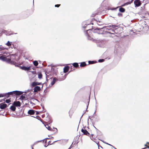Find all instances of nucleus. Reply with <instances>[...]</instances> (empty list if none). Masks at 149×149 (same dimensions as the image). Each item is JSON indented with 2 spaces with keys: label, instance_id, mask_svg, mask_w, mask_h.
Returning <instances> with one entry per match:
<instances>
[{
  "label": "nucleus",
  "instance_id": "obj_22",
  "mask_svg": "<svg viewBox=\"0 0 149 149\" xmlns=\"http://www.w3.org/2000/svg\"><path fill=\"white\" fill-rule=\"evenodd\" d=\"M42 75L41 73H38V77L39 79H41L42 78Z\"/></svg>",
  "mask_w": 149,
  "mask_h": 149
},
{
  "label": "nucleus",
  "instance_id": "obj_28",
  "mask_svg": "<svg viewBox=\"0 0 149 149\" xmlns=\"http://www.w3.org/2000/svg\"><path fill=\"white\" fill-rule=\"evenodd\" d=\"M60 4H56L55 5V7H58L60 6Z\"/></svg>",
  "mask_w": 149,
  "mask_h": 149
},
{
  "label": "nucleus",
  "instance_id": "obj_2",
  "mask_svg": "<svg viewBox=\"0 0 149 149\" xmlns=\"http://www.w3.org/2000/svg\"><path fill=\"white\" fill-rule=\"evenodd\" d=\"M0 60L13 65H15L16 61H17V60L15 61L12 60V59L10 56H0Z\"/></svg>",
  "mask_w": 149,
  "mask_h": 149
},
{
  "label": "nucleus",
  "instance_id": "obj_7",
  "mask_svg": "<svg viewBox=\"0 0 149 149\" xmlns=\"http://www.w3.org/2000/svg\"><path fill=\"white\" fill-rule=\"evenodd\" d=\"M41 83H39L36 81H34L32 82L31 84V86L33 87L37 85H39Z\"/></svg>",
  "mask_w": 149,
  "mask_h": 149
},
{
  "label": "nucleus",
  "instance_id": "obj_12",
  "mask_svg": "<svg viewBox=\"0 0 149 149\" xmlns=\"http://www.w3.org/2000/svg\"><path fill=\"white\" fill-rule=\"evenodd\" d=\"M81 131V132L83 133L84 134L86 135H88V134H89V133L88 132L84 129H82Z\"/></svg>",
  "mask_w": 149,
  "mask_h": 149
},
{
  "label": "nucleus",
  "instance_id": "obj_6",
  "mask_svg": "<svg viewBox=\"0 0 149 149\" xmlns=\"http://www.w3.org/2000/svg\"><path fill=\"white\" fill-rule=\"evenodd\" d=\"M10 54L9 53L2 52H0V56H10Z\"/></svg>",
  "mask_w": 149,
  "mask_h": 149
},
{
  "label": "nucleus",
  "instance_id": "obj_3",
  "mask_svg": "<svg viewBox=\"0 0 149 149\" xmlns=\"http://www.w3.org/2000/svg\"><path fill=\"white\" fill-rule=\"evenodd\" d=\"M23 92L19 91H14L12 92L8 93L6 94H0V97L4 96H9L10 95L15 94V95H19L22 94Z\"/></svg>",
  "mask_w": 149,
  "mask_h": 149
},
{
  "label": "nucleus",
  "instance_id": "obj_23",
  "mask_svg": "<svg viewBox=\"0 0 149 149\" xmlns=\"http://www.w3.org/2000/svg\"><path fill=\"white\" fill-rule=\"evenodd\" d=\"M33 64L35 66H37L38 65V63L37 61H33Z\"/></svg>",
  "mask_w": 149,
  "mask_h": 149
},
{
  "label": "nucleus",
  "instance_id": "obj_25",
  "mask_svg": "<svg viewBox=\"0 0 149 149\" xmlns=\"http://www.w3.org/2000/svg\"><path fill=\"white\" fill-rule=\"evenodd\" d=\"M66 74H65L64 75V76L63 77V78L60 79V80L61 81H62V80H63L64 79H65V78H66Z\"/></svg>",
  "mask_w": 149,
  "mask_h": 149
},
{
  "label": "nucleus",
  "instance_id": "obj_9",
  "mask_svg": "<svg viewBox=\"0 0 149 149\" xmlns=\"http://www.w3.org/2000/svg\"><path fill=\"white\" fill-rule=\"evenodd\" d=\"M70 67L68 66H66L64 68L63 72L64 73L67 72L69 70Z\"/></svg>",
  "mask_w": 149,
  "mask_h": 149
},
{
  "label": "nucleus",
  "instance_id": "obj_33",
  "mask_svg": "<svg viewBox=\"0 0 149 149\" xmlns=\"http://www.w3.org/2000/svg\"><path fill=\"white\" fill-rule=\"evenodd\" d=\"M71 145L70 146V147L68 148V149H70L71 148Z\"/></svg>",
  "mask_w": 149,
  "mask_h": 149
},
{
  "label": "nucleus",
  "instance_id": "obj_4",
  "mask_svg": "<svg viewBox=\"0 0 149 149\" xmlns=\"http://www.w3.org/2000/svg\"><path fill=\"white\" fill-rule=\"evenodd\" d=\"M20 68L22 70L25 71H28L31 69V66L29 67H25V66H20Z\"/></svg>",
  "mask_w": 149,
  "mask_h": 149
},
{
  "label": "nucleus",
  "instance_id": "obj_35",
  "mask_svg": "<svg viewBox=\"0 0 149 149\" xmlns=\"http://www.w3.org/2000/svg\"><path fill=\"white\" fill-rule=\"evenodd\" d=\"M32 149H33V148H32Z\"/></svg>",
  "mask_w": 149,
  "mask_h": 149
},
{
  "label": "nucleus",
  "instance_id": "obj_17",
  "mask_svg": "<svg viewBox=\"0 0 149 149\" xmlns=\"http://www.w3.org/2000/svg\"><path fill=\"white\" fill-rule=\"evenodd\" d=\"M72 65H73L74 67L75 68H77L79 66L78 64L77 63H73L72 64Z\"/></svg>",
  "mask_w": 149,
  "mask_h": 149
},
{
  "label": "nucleus",
  "instance_id": "obj_13",
  "mask_svg": "<svg viewBox=\"0 0 149 149\" xmlns=\"http://www.w3.org/2000/svg\"><path fill=\"white\" fill-rule=\"evenodd\" d=\"M57 80L56 78L54 77L53 78L52 81L51 82V86H52L53 85H54V83H55L56 81V80Z\"/></svg>",
  "mask_w": 149,
  "mask_h": 149
},
{
  "label": "nucleus",
  "instance_id": "obj_32",
  "mask_svg": "<svg viewBox=\"0 0 149 149\" xmlns=\"http://www.w3.org/2000/svg\"><path fill=\"white\" fill-rule=\"evenodd\" d=\"M147 147L149 148V143H147Z\"/></svg>",
  "mask_w": 149,
  "mask_h": 149
},
{
  "label": "nucleus",
  "instance_id": "obj_8",
  "mask_svg": "<svg viewBox=\"0 0 149 149\" xmlns=\"http://www.w3.org/2000/svg\"><path fill=\"white\" fill-rule=\"evenodd\" d=\"M40 88L39 86H36L34 88V92H36L38 91H40Z\"/></svg>",
  "mask_w": 149,
  "mask_h": 149
},
{
  "label": "nucleus",
  "instance_id": "obj_26",
  "mask_svg": "<svg viewBox=\"0 0 149 149\" xmlns=\"http://www.w3.org/2000/svg\"><path fill=\"white\" fill-rule=\"evenodd\" d=\"M104 61V59H100L98 60V62H102Z\"/></svg>",
  "mask_w": 149,
  "mask_h": 149
},
{
  "label": "nucleus",
  "instance_id": "obj_27",
  "mask_svg": "<svg viewBox=\"0 0 149 149\" xmlns=\"http://www.w3.org/2000/svg\"><path fill=\"white\" fill-rule=\"evenodd\" d=\"M6 102L7 103H8L10 102V100L9 99H7L6 100Z\"/></svg>",
  "mask_w": 149,
  "mask_h": 149
},
{
  "label": "nucleus",
  "instance_id": "obj_1",
  "mask_svg": "<svg viewBox=\"0 0 149 149\" xmlns=\"http://www.w3.org/2000/svg\"><path fill=\"white\" fill-rule=\"evenodd\" d=\"M95 31H93V29H89L88 30L86 31V35L88 36V39L90 40H97L96 38H96L95 36L99 34L98 32V31L99 30L95 29Z\"/></svg>",
  "mask_w": 149,
  "mask_h": 149
},
{
  "label": "nucleus",
  "instance_id": "obj_29",
  "mask_svg": "<svg viewBox=\"0 0 149 149\" xmlns=\"http://www.w3.org/2000/svg\"><path fill=\"white\" fill-rule=\"evenodd\" d=\"M118 16H119L120 17V16H122L123 15H122V14H121V13H118Z\"/></svg>",
  "mask_w": 149,
  "mask_h": 149
},
{
  "label": "nucleus",
  "instance_id": "obj_16",
  "mask_svg": "<svg viewBox=\"0 0 149 149\" xmlns=\"http://www.w3.org/2000/svg\"><path fill=\"white\" fill-rule=\"evenodd\" d=\"M119 10L121 12L124 13L125 11V9L123 8H120L119 9Z\"/></svg>",
  "mask_w": 149,
  "mask_h": 149
},
{
  "label": "nucleus",
  "instance_id": "obj_18",
  "mask_svg": "<svg viewBox=\"0 0 149 149\" xmlns=\"http://www.w3.org/2000/svg\"><path fill=\"white\" fill-rule=\"evenodd\" d=\"M45 127L46 128H47L48 130L52 131V128L50 127L48 125H45Z\"/></svg>",
  "mask_w": 149,
  "mask_h": 149
},
{
  "label": "nucleus",
  "instance_id": "obj_34",
  "mask_svg": "<svg viewBox=\"0 0 149 149\" xmlns=\"http://www.w3.org/2000/svg\"><path fill=\"white\" fill-rule=\"evenodd\" d=\"M48 146V145H45V147H47V146Z\"/></svg>",
  "mask_w": 149,
  "mask_h": 149
},
{
  "label": "nucleus",
  "instance_id": "obj_11",
  "mask_svg": "<svg viewBox=\"0 0 149 149\" xmlns=\"http://www.w3.org/2000/svg\"><path fill=\"white\" fill-rule=\"evenodd\" d=\"M7 104L5 103H1L0 104V108L1 109H5L7 106Z\"/></svg>",
  "mask_w": 149,
  "mask_h": 149
},
{
  "label": "nucleus",
  "instance_id": "obj_24",
  "mask_svg": "<svg viewBox=\"0 0 149 149\" xmlns=\"http://www.w3.org/2000/svg\"><path fill=\"white\" fill-rule=\"evenodd\" d=\"M6 45L8 46H10L11 45V43L9 41H8L7 42L6 44Z\"/></svg>",
  "mask_w": 149,
  "mask_h": 149
},
{
  "label": "nucleus",
  "instance_id": "obj_19",
  "mask_svg": "<svg viewBox=\"0 0 149 149\" xmlns=\"http://www.w3.org/2000/svg\"><path fill=\"white\" fill-rule=\"evenodd\" d=\"M86 65V64L85 62H83L80 63V66L81 67H83L85 66Z\"/></svg>",
  "mask_w": 149,
  "mask_h": 149
},
{
  "label": "nucleus",
  "instance_id": "obj_15",
  "mask_svg": "<svg viewBox=\"0 0 149 149\" xmlns=\"http://www.w3.org/2000/svg\"><path fill=\"white\" fill-rule=\"evenodd\" d=\"M26 96L23 95H22L20 97V99L22 100H26Z\"/></svg>",
  "mask_w": 149,
  "mask_h": 149
},
{
  "label": "nucleus",
  "instance_id": "obj_31",
  "mask_svg": "<svg viewBox=\"0 0 149 149\" xmlns=\"http://www.w3.org/2000/svg\"><path fill=\"white\" fill-rule=\"evenodd\" d=\"M103 143H106V144H107V145H110V146L113 147V146L112 145H111L110 144H109L108 143H106V142H104V141H103Z\"/></svg>",
  "mask_w": 149,
  "mask_h": 149
},
{
  "label": "nucleus",
  "instance_id": "obj_20",
  "mask_svg": "<svg viewBox=\"0 0 149 149\" xmlns=\"http://www.w3.org/2000/svg\"><path fill=\"white\" fill-rule=\"evenodd\" d=\"M10 108L13 111H15L16 109V108L14 106H11Z\"/></svg>",
  "mask_w": 149,
  "mask_h": 149
},
{
  "label": "nucleus",
  "instance_id": "obj_21",
  "mask_svg": "<svg viewBox=\"0 0 149 149\" xmlns=\"http://www.w3.org/2000/svg\"><path fill=\"white\" fill-rule=\"evenodd\" d=\"M88 62L89 64H93L97 63V62L96 61H89Z\"/></svg>",
  "mask_w": 149,
  "mask_h": 149
},
{
  "label": "nucleus",
  "instance_id": "obj_5",
  "mask_svg": "<svg viewBox=\"0 0 149 149\" xmlns=\"http://www.w3.org/2000/svg\"><path fill=\"white\" fill-rule=\"evenodd\" d=\"M134 3L135 6L137 7L140 6L141 4V3L139 0H135L134 1Z\"/></svg>",
  "mask_w": 149,
  "mask_h": 149
},
{
  "label": "nucleus",
  "instance_id": "obj_10",
  "mask_svg": "<svg viewBox=\"0 0 149 149\" xmlns=\"http://www.w3.org/2000/svg\"><path fill=\"white\" fill-rule=\"evenodd\" d=\"M13 105L19 107L21 105L20 102L19 101L14 102Z\"/></svg>",
  "mask_w": 149,
  "mask_h": 149
},
{
  "label": "nucleus",
  "instance_id": "obj_14",
  "mask_svg": "<svg viewBox=\"0 0 149 149\" xmlns=\"http://www.w3.org/2000/svg\"><path fill=\"white\" fill-rule=\"evenodd\" d=\"M28 113L30 115H33L34 114L35 111L33 110H30L28 111Z\"/></svg>",
  "mask_w": 149,
  "mask_h": 149
},
{
  "label": "nucleus",
  "instance_id": "obj_30",
  "mask_svg": "<svg viewBox=\"0 0 149 149\" xmlns=\"http://www.w3.org/2000/svg\"><path fill=\"white\" fill-rule=\"evenodd\" d=\"M132 1H133V0H132L131 2H127V3H125V4H130L131 3H132Z\"/></svg>",
  "mask_w": 149,
  "mask_h": 149
}]
</instances>
